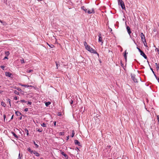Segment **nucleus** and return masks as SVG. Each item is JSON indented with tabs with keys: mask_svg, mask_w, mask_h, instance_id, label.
I'll list each match as a JSON object with an SVG mask.
<instances>
[{
	"mask_svg": "<svg viewBox=\"0 0 159 159\" xmlns=\"http://www.w3.org/2000/svg\"><path fill=\"white\" fill-rule=\"evenodd\" d=\"M21 86H23V87H25V88H27V87H34L33 86H31V85H25V84H21L20 85Z\"/></svg>",
	"mask_w": 159,
	"mask_h": 159,
	"instance_id": "8",
	"label": "nucleus"
},
{
	"mask_svg": "<svg viewBox=\"0 0 159 159\" xmlns=\"http://www.w3.org/2000/svg\"><path fill=\"white\" fill-rule=\"evenodd\" d=\"M5 66H0V67H1V68L3 70H4V68H5Z\"/></svg>",
	"mask_w": 159,
	"mask_h": 159,
	"instance_id": "32",
	"label": "nucleus"
},
{
	"mask_svg": "<svg viewBox=\"0 0 159 159\" xmlns=\"http://www.w3.org/2000/svg\"><path fill=\"white\" fill-rule=\"evenodd\" d=\"M20 62H21V63H24L25 62L24 60L23 59H21L20 60Z\"/></svg>",
	"mask_w": 159,
	"mask_h": 159,
	"instance_id": "30",
	"label": "nucleus"
},
{
	"mask_svg": "<svg viewBox=\"0 0 159 159\" xmlns=\"http://www.w3.org/2000/svg\"><path fill=\"white\" fill-rule=\"evenodd\" d=\"M6 115L4 114L3 115V118H4V120H5V118H6Z\"/></svg>",
	"mask_w": 159,
	"mask_h": 159,
	"instance_id": "43",
	"label": "nucleus"
},
{
	"mask_svg": "<svg viewBox=\"0 0 159 159\" xmlns=\"http://www.w3.org/2000/svg\"><path fill=\"white\" fill-rule=\"evenodd\" d=\"M46 124H45L44 123H43L42 125V126H46Z\"/></svg>",
	"mask_w": 159,
	"mask_h": 159,
	"instance_id": "38",
	"label": "nucleus"
},
{
	"mask_svg": "<svg viewBox=\"0 0 159 159\" xmlns=\"http://www.w3.org/2000/svg\"><path fill=\"white\" fill-rule=\"evenodd\" d=\"M132 79L134 80L135 83H137L138 82V80H141V78L140 77H138V78H137L136 77L135 75L132 76Z\"/></svg>",
	"mask_w": 159,
	"mask_h": 159,
	"instance_id": "3",
	"label": "nucleus"
},
{
	"mask_svg": "<svg viewBox=\"0 0 159 159\" xmlns=\"http://www.w3.org/2000/svg\"><path fill=\"white\" fill-rule=\"evenodd\" d=\"M33 153L35 156L37 157H39L40 155L39 153L35 151H33Z\"/></svg>",
	"mask_w": 159,
	"mask_h": 159,
	"instance_id": "11",
	"label": "nucleus"
},
{
	"mask_svg": "<svg viewBox=\"0 0 159 159\" xmlns=\"http://www.w3.org/2000/svg\"><path fill=\"white\" fill-rule=\"evenodd\" d=\"M74 134H75L74 131V130H73L72 131V135H71V137H73V136L74 135Z\"/></svg>",
	"mask_w": 159,
	"mask_h": 159,
	"instance_id": "27",
	"label": "nucleus"
},
{
	"mask_svg": "<svg viewBox=\"0 0 159 159\" xmlns=\"http://www.w3.org/2000/svg\"><path fill=\"white\" fill-rule=\"evenodd\" d=\"M18 159H22V157L21 156H20V153L19 154V157L18 158Z\"/></svg>",
	"mask_w": 159,
	"mask_h": 159,
	"instance_id": "28",
	"label": "nucleus"
},
{
	"mask_svg": "<svg viewBox=\"0 0 159 159\" xmlns=\"http://www.w3.org/2000/svg\"><path fill=\"white\" fill-rule=\"evenodd\" d=\"M158 82H159V78L158 79Z\"/></svg>",
	"mask_w": 159,
	"mask_h": 159,
	"instance_id": "57",
	"label": "nucleus"
},
{
	"mask_svg": "<svg viewBox=\"0 0 159 159\" xmlns=\"http://www.w3.org/2000/svg\"><path fill=\"white\" fill-rule=\"evenodd\" d=\"M157 119L158 120V123L159 124V116H157Z\"/></svg>",
	"mask_w": 159,
	"mask_h": 159,
	"instance_id": "40",
	"label": "nucleus"
},
{
	"mask_svg": "<svg viewBox=\"0 0 159 159\" xmlns=\"http://www.w3.org/2000/svg\"><path fill=\"white\" fill-rule=\"evenodd\" d=\"M69 136H68L67 137V140H68V139H69Z\"/></svg>",
	"mask_w": 159,
	"mask_h": 159,
	"instance_id": "52",
	"label": "nucleus"
},
{
	"mask_svg": "<svg viewBox=\"0 0 159 159\" xmlns=\"http://www.w3.org/2000/svg\"><path fill=\"white\" fill-rule=\"evenodd\" d=\"M64 134V132H60L59 133V135H62Z\"/></svg>",
	"mask_w": 159,
	"mask_h": 159,
	"instance_id": "26",
	"label": "nucleus"
},
{
	"mask_svg": "<svg viewBox=\"0 0 159 159\" xmlns=\"http://www.w3.org/2000/svg\"><path fill=\"white\" fill-rule=\"evenodd\" d=\"M141 37L143 41V39H144V40H145V36L143 33H142L141 34Z\"/></svg>",
	"mask_w": 159,
	"mask_h": 159,
	"instance_id": "10",
	"label": "nucleus"
},
{
	"mask_svg": "<svg viewBox=\"0 0 159 159\" xmlns=\"http://www.w3.org/2000/svg\"><path fill=\"white\" fill-rule=\"evenodd\" d=\"M7 101L8 102H9V104H10V105H11V104H10V99H7Z\"/></svg>",
	"mask_w": 159,
	"mask_h": 159,
	"instance_id": "36",
	"label": "nucleus"
},
{
	"mask_svg": "<svg viewBox=\"0 0 159 159\" xmlns=\"http://www.w3.org/2000/svg\"><path fill=\"white\" fill-rule=\"evenodd\" d=\"M127 54H128V52H126V51L125 50V54L124 55V57L125 58V59L126 60V59H127V55H126Z\"/></svg>",
	"mask_w": 159,
	"mask_h": 159,
	"instance_id": "15",
	"label": "nucleus"
},
{
	"mask_svg": "<svg viewBox=\"0 0 159 159\" xmlns=\"http://www.w3.org/2000/svg\"><path fill=\"white\" fill-rule=\"evenodd\" d=\"M154 30V31H156L154 29V30Z\"/></svg>",
	"mask_w": 159,
	"mask_h": 159,
	"instance_id": "59",
	"label": "nucleus"
},
{
	"mask_svg": "<svg viewBox=\"0 0 159 159\" xmlns=\"http://www.w3.org/2000/svg\"><path fill=\"white\" fill-rule=\"evenodd\" d=\"M42 159V158H41V159ZM42 159H43V158H42Z\"/></svg>",
	"mask_w": 159,
	"mask_h": 159,
	"instance_id": "63",
	"label": "nucleus"
},
{
	"mask_svg": "<svg viewBox=\"0 0 159 159\" xmlns=\"http://www.w3.org/2000/svg\"><path fill=\"white\" fill-rule=\"evenodd\" d=\"M158 26H159V23L158 24Z\"/></svg>",
	"mask_w": 159,
	"mask_h": 159,
	"instance_id": "61",
	"label": "nucleus"
},
{
	"mask_svg": "<svg viewBox=\"0 0 159 159\" xmlns=\"http://www.w3.org/2000/svg\"><path fill=\"white\" fill-rule=\"evenodd\" d=\"M20 102H21L23 103H26V101L25 100H21Z\"/></svg>",
	"mask_w": 159,
	"mask_h": 159,
	"instance_id": "25",
	"label": "nucleus"
},
{
	"mask_svg": "<svg viewBox=\"0 0 159 159\" xmlns=\"http://www.w3.org/2000/svg\"><path fill=\"white\" fill-rule=\"evenodd\" d=\"M5 75L7 76H8L9 77H11V76L12 75V74L9 72H5Z\"/></svg>",
	"mask_w": 159,
	"mask_h": 159,
	"instance_id": "7",
	"label": "nucleus"
},
{
	"mask_svg": "<svg viewBox=\"0 0 159 159\" xmlns=\"http://www.w3.org/2000/svg\"><path fill=\"white\" fill-rule=\"evenodd\" d=\"M137 48L139 50V52H140V53H141V51H142V50H141V49L140 48Z\"/></svg>",
	"mask_w": 159,
	"mask_h": 159,
	"instance_id": "44",
	"label": "nucleus"
},
{
	"mask_svg": "<svg viewBox=\"0 0 159 159\" xmlns=\"http://www.w3.org/2000/svg\"><path fill=\"white\" fill-rule=\"evenodd\" d=\"M26 131H27V134H28V130L27 129Z\"/></svg>",
	"mask_w": 159,
	"mask_h": 159,
	"instance_id": "49",
	"label": "nucleus"
},
{
	"mask_svg": "<svg viewBox=\"0 0 159 159\" xmlns=\"http://www.w3.org/2000/svg\"><path fill=\"white\" fill-rule=\"evenodd\" d=\"M0 22L1 23H2L3 22H2V20H0Z\"/></svg>",
	"mask_w": 159,
	"mask_h": 159,
	"instance_id": "50",
	"label": "nucleus"
},
{
	"mask_svg": "<svg viewBox=\"0 0 159 159\" xmlns=\"http://www.w3.org/2000/svg\"><path fill=\"white\" fill-rule=\"evenodd\" d=\"M154 30V31H156L154 29V30Z\"/></svg>",
	"mask_w": 159,
	"mask_h": 159,
	"instance_id": "60",
	"label": "nucleus"
},
{
	"mask_svg": "<svg viewBox=\"0 0 159 159\" xmlns=\"http://www.w3.org/2000/svg\"><path fill=\"white\" fill-rule=\"evenodd\" d=\"M38 131H39V132H42V130H39V129H38Z\"/></svg>",
	"mask_w": 159,
	"mask_h": 159,
	"instance_id": "46",
	"label": "nucleus"
},
{
	"mask_svg": "<svg viewBox=\"0 0 159 159\" xmlns=\"http://www.w3.org/2000/svg\"><path fill=\"white\" fill-rule=\"evenodd\" d=\"M6 59H8L7 56H6L3 59V60H5Z\"/></svg>",
	"mask_w": 159,
	"mask_h": 159,
	"instance_id": "45",
	"label": "nucleus"
},
{
	"mask_svg": "<svg viewBox=\"0 0 159 159\" xmlns=\"http://www.w3.org/2000/svg\"><path fill=\"white\" fill-rule=\"evenodd\" d=\"M20 102V101H17V103H18V102Z\"/></svg>",
	"mask_w": 159,
	"mask_h": 159,
	"instance_id": "58",
	"label": "nucleus"
},
{
	"mask_svg": "<svg viewBox=\"0 0 159 159\" xmlns=\"http://www.w3.org/2000/svg\"><path fill=\"white\" fill-rule=\"evenodd\" d=\"M75 144L78 145L79 146H80V142L78 140H75Z\"/></svg>",
	"mask_w": 159,
	"mask_h": 159,
	"instance_id": "13",
	"label": "nucleus"
},
{
	"mask_svg": "<svg viewBox=\"0 0 159 159\" xmlns=\"http://www.w3.org/2000/svg\"><path fill=\"white\" fill-rule=\"evenodd\" d=\"M54 125L55 126L56 125V121H54Z\"/></svg>",
	"mask_w": 159,
	"mask_h": 159,
	"instance_id": "47",
	"label": "nucleus"
},
{
	"mask_svg": "<svg viewBox=\"0 0 159 159\" xmlns=\"http://www.w3.org/2000/svg\"><path fill=\"white\" fill-rule=\"evenodd\" d=\"M28 104L30 105H31L32 104V102H28Z\"/></svg>",
	"mask_w": 159,
	"mask_h": 159,
	"instance_id": "39",
	"label": "nucleus"
},
{
	"mask_svg": "<svg viewBox=\"0 0 159 159\" xmlns=\"http://www.w3.org/2000/svg\"><path fill=\"white\" fill-rule=\"evenodd\" d=\"M33 71V70H27V72L28 73H30V72H32Z\"/></svg>",
	"mask_w": 159,
	"mask_h": 159,
	"instance_id": "29",
	"label": "nucleus"
},
{
	"mask_svg": "<svg viewBox=\"0 0 159 159\" xmlns=\"http://www.w3.org/2000/svg\"><path fill=\"white\" fill-rule=\"evenodd\" d=\"M144 45L145 46L147 47V45H146V44H145V43H144Z\"/></svg>",
	"mask_w": 159,
	"mask_h": 159,
	"instance_id": "56",
	"label": "nucleus"
},
{
	"mask_svg": "<svg viewBox=\"0 0 159 159\" xmlns=\"http://www.w3.org/2000/svg\"><path fill=\"white\" fill-rule=\"evenodd\" d=\"M2 92V91H0V93H1Z\"/></svg>",
	"mask_w": 159,
	"mask_h": 159,
	"instance_id": "51",
	"label": "nucleus"
},
{
	"mask_svg": "<svg viewBox=\"0 0 159 159\" xmlns=\"http://www.w3.org/2000/svg\"><path fill=\"white\" fill-rule=\"evenodd\" d=\"M151 69L152 70V72H153V73H154V72L153 71V70H152V68H151Z\"/></svg>",
	"mask_w": 159,
	"mask_h": 159,
	"instance_id": "55",
	"label": "nucleus"
},
{
	"mask_svg": "<svg viewBox=\"0 0 159 159\" xmlns=\"http://www.w3.org/2000/svg\"><path fill=\"white\" fill-rule=\"evenodd\" d=\"M88 9H85L84 10V11H85V12L86 13H87L88 12Z\"/></svg>",
	"mask_w": 159,
	"mask_h": 159,
	"instance_id": "33",
	"label": "nucleus"
},
{
	"mask_svg": "<svg viewBox=\"0 0 159 159\" xmlns=\"http://www.w3.org/2000/svg\"><path fill=\"white\" fill-rule=\"evenodd\" d=\"M45 104V105L46 106L48 107V106L49 105L51 104V102H46Z\"/></svg>",
	"mask_w": 159,
	"mask_h": 159,
	"instance_id": "18",
	"label": "nucleus"
},
{
	"mask_svg": "<svg viewBox=\"0 0 159 159\" xmlns=\"http://www.w3.org/2000/svg\"><path fill=\"white\" fill-rule=\"evenodd\" d=\"M28 111V109L27 108H26L24 109V111Z\"/></svg>",
	"mask_w": 159,
	"mask_h": 159,
	"instance_id": "41",
	"label": "nucleus"
},
{
	"mask_svg": "<svg viewBox=\"0 0 159 159\" xmlns=\"http://www.w3.org/2000/svg\"><path fill=\"white\" fill-rule=\"evenodd\" d=\"M70 102V104H72V103H73V101L71 99Z\"/></svg>",
	"mask_w": 159,
	"mask_h": 159,
	"instance_id": "35",
	"label": "nucleus"
},
{
	"mask_svg": "<svg viewBox=\"0 0 159 159\" xmlns=\"http://www.w3.org/2000/svg\"><path fill=\"white\" fill-rule=\"evenodd\" d=\"M86 50L90 52L94 53H97L98 55L99 54L94 49L92 48L89 45L86 46V47L85 48Z\"/></svg>",
	"mask_w": 159,
	"mask_h": 159,
	"instance_id": "1",
	"label": "nucleus"
},
{
	"mask_svg": "<svg viewBox=\"0 0 159 159\" xmlns=\"http://www.w3.org/2000/svg\"><path fill=\"white\" fill-rule=\"evenodd\" d=\"M35 145V147L36 148H38L39 147V145H38L34 141H33Z\"/></svg>",
	"mask_w": 159,
	"mask_h": 159,
	"instance_id": "23",
	"label": "nucleus"
},
{
	"mask_svg": "<svg viewBox=\"0 0 159 159\" xmlns=\"http://www.w3.org/2000/svg\"><path fill=\"white\" fill-rule=\"evenodd\" d=\"M101 33L99 34L98 42H101L102 43H103V41L102 40V37H101Z\"/></svg>",
	"mask_w": 159,
	"mask_h": 159,
	"instance_id": "5",
	"label": "nucleus"
},
{
	"mask_svg": "<svg viewBox=\"0 0 159 159\" xmlns=\"http://www.w3.org/2000/svg\"><path fill=\"white\" fill-rule=\"evenodd\" d=\"M95 11L94 9L93 8H92L90 9H88L87 13L88 14H90L91 13H94Z\"/></svg>",
	"mask_w": 159,
	"mask_h": 159,
	"instance_id": "4",
	"label": "nucleus"
},
{
	"mask_svg": "<svg viewBox=\"0 0 159 159\" xmlns=\"http://www.w3.org/2000/svg\"><path fill=\"white\" fill-rule=\"evenodd\" d=\"M155 65L157 66V69L159 70V63L158 64L157 63H156Z\"/></svg>",
	"mask_w": 159,
	"mask_h": 159,
	"instance_id": "21",
	"label": "nucleus"
},
{
	"mask_svg": "<svg viewBox=\"0 0 159 159\" xmlns=\"http://www.w3.org/2000/svg\"><path fill=\"white\" fill-rule=\"evenodd\" d=\"M55 63H56V65L57 68L58 69V66H59V65L57 63V62H56Z\"/></svg>",
	"mask_w": 159,
	"mask_h": 159,
	"instance_id": "31",
	"label": "nucleus"
},
{
	"mask_svg": "<svg viewBox=\"0 0 159 159\" xmlns=\"http://www.w3.org/2000/svg\"><path fill=\"white\" fill-rule=\"evenodd\" d=\"M140 54L141 55L143 56L144 58L145 59H147V56L143 51L141 52Z\"/></svg>",
	"mask_w": 159,
	"mask_h": 159,
	"instance_id": "6",
	"label": "nucleus"
},
{
	"mask_svg": "<svg viewBox=\"0 0 159 159\" xmlns=\"http://www.w3.org/2000/svg\"><path fill=\"white\" fill-rule=\"evenodd\" d=\"M16 114L17 116H20L21 115V113L19 111H16Z\"/></svg>",
	"mask_w": 159,
	"mask_h": 159,
	"instance_id": "14",
	"label": "nucleus"
},
{
	"mask_svg": "<svg viewBox=\"0 0 159 159\" xmlns=\"http://www.w3.org/2000/svg\"><path fill=\"white\" fill-rule=\"evenodd\" d=\"M18 89V90H19V89Z\"/></svg>",
	"mask_w": 159,
	"mask_h": 159,
	"instance_id": "62",
	"label": "nucleus"
},
{
	"mask_svg": "<svg viewBox=\"0 0 159 159\" xmlns=\"http://www.w3.org/2000/svg\"><path fill=\"white\" fill-rule=\"evenodd\" d=\"M1 105L3 106L4 107H5L6 106L5 103L3 102H2L1 103Z\"/></svg>",
	"mask_w": 159,
	"mask_h": 159,
	"instance_id": "19",
	"label": "nucleus"
},
{
	"mask_svg": "<svg viewBox=\"0 0 159 159\" xmlns=\"http://www.w3.org/2000/svg\"><path fill=\"white\" fill-rule=\"evenodd\" d=\"M22 119V117H20V120H21Z\"/></svg>",
	"mask_w": 159,
	"mask_h": 159,
	"instance_id": "54",
	"label": "nucleus"
},
{
	"mask_svg": "<svg viewBox=\"0 0 159 159\" xmlns=\"http://www.w3.org/2000/svg\"><path fill=\"white\" fill-rule=\"evenodd\" d=\"M84 45L86 48V46H88L89 45L87 44V43L86 41H84Z\"/></svg>",
	"mask_w": 159,
	"mask_h": 159,
	"instance_id": "24",
	"label": "nucleus"
},
{
	"mask_svg": "<svg viewBox=\"0 0 159 159\" xmlns=\"http://www.w3.org/2000/svg\"><path fill=\"white\" fill-rule=\"evenodd\" d=\"M27 150L28 151L30 152L31 154L33 153V151L31 150L30 148H29L27 149Z\"/></svg>",
	"mask_w": 159,
	"mask_h": 159,
	"instance_id": "17",
	"label": "nucleus"
},
{
	"mask_svg": "<svg viewBox=\"0 0 159 159\" xmlns=\"http://www.w3.org/2000/svg\"><path fill=\"white\" fill-rule=\"evenodd\" d=\"M6 23L5 22H4V23L3 24V25H5V24H6Z\"/></svg>",
	"mask_w": 159,
	"mask_h": 159,
	"instance_id": "53",
	"label": "nucleus"
},
{
	"mask_svg": "<svg viewBox=\"0 0 159 159\" xmlns=\"http://www.w3.org/2000/svg\"><path fill=\"white\" fill-rule=\"evenodd\" d=\"M11 133L16 138H18V137L14 132H12Z\"/></svg>",
	"mask_w": 159,
	"mask_h": 159,
	"instance_id": "16",
	"label": "nucleus"
},
{
	"mask_svg": "<svg viewBox=\"0 0 159 159\" xmlns=\"http://www.w3.org/2000/svg\"><path fill=\"white\" fill-rule=\"evenodd\" d=\"M13 115H12L11 118V119H12L13 118Z\"/></svg>",
	"mask_w": 159,
	"mask_h": 159,
	"instance_id": "48",
	"label": "nucleus"
},
{
	"mask_svg": "<svg viewBox=\"0 0 159 159\" xmlns=\"http://www.w3.org/2000/svg\"><path fill=\"white\" fill-rule=\"evenodd\" d=\"M47 44L51 48H52L54 47V46L53 45H50L49 44L47 43Z\"/></svg>",
	"mask_w": 159,
	"mask_h": 159,
	"instance_id": "22",
	"label": "nucleus"
},
{
	"mask_svg": "<svg viewBox=\"0 0 159 159\" xmlns=\"http://www.w3.org/2000/svg\"><path fill=\"white\" fill-rule=\"evenodd\" d=\"M1 87V86H0V87Z\"/></svg>",
	"mask_w": 159,
	"mask_h": 159,
	"instance_id": "64",
	"label": "nucleus"
},
{
	"mask_svg": "<svg viewBox=\"0 0 159 159\" xmlns=\"http://www.w3.org/2000/svg\"><path fill=\"white\" fill-rule=\"evenodd\" d=\"M118 2L119 5L123 9H125V5L122 0H118Z\"/></svg>",
	"mask_w": 159,
	"mask_h": 159,
	"instance_id": "2",
	"label": "nucleus"
},
{
	"mask_svg": "<svg viewBox=\"0 0 159 159\" xmlns=\"http://www.w3.org/2000/svg\"><path fill=\"white\" fill-rule=\"evenodd\" d=\"M111 146H110V145H109V146H107V148H108V149H110V148H111Z\"/></svg>",
	"mask_w": 159,
	"mask_h": 159,
	"instance_id": "42",
	"label": "nucleus"
},
{
	"mask_svg": "<svg viewBox=\"0 0 159 159\" xmlns=\"http://www.w3.org/2000/svg\"><path fill=\"white\" fill-rule=\"evenodd\" d=\"M61 154L63 156H64L65 157V158H66L67 159L68 158V157L67 155V154H66L65 153L63 152H61Z\"/></svg>",
	"mask_w": 159,
	"mask_h": 159,
	"instance_id": "12",
	"label": "nucleus"
},
{
	"mask_svg": "<svg viewBox=\"0 0 159 159\" xmlns=\"http://www.w3.org/2000/svg\"><path fill=\"white\" fill-rule=\"evenodd\" d=\"M81 8L83 10H84L85 9V8L84 7V6H83L82 7H81Z\"/></svg>",
	"mask_w": 159,
	"mask_h": 159,
	"instance_id": "37",
	"label": "nucleus"
},
{
	"mask_svg": "<svg viewBox=\"0 0 159 159\" xmlns=\"http://www.w3.org/2000/svg\"><path fill=\"white\" fill-rule=\"evenodd\" d=\"M126 29L128 34L130 35V34L131 33V30L130 27L129 26H127L126 27Z\"/></svg>",
	"mask_w": 159,
	"mask_h": 159,
	"instance_id": "9",
	"label": "nucleus"
},
{
	"mask_svg": "<svg viewBox=\"0 0 159 159\" xmlns=\"http://www.w3.org/2000/svg\"><path fill=\"white\" fill-rule=\"evenodd\" d=\"M5 53L6 56L8 57L10 54V53L9 52H5Z\"/></svg>",
	"mask_w": 159,
	"mask_h": 159,
	"instance_id": "20",
	"label": "nucleus"
},
{
	"mask_svg": "<svg viewBox=\"0 0 159 159\" xmlns=\"http://www.w3.org/2000/svg\"><path fill=\"white\" fill-rule=\"evenodd\" d=\"M14 99L16 100L18 99V98H17V97L16 96L14 97Z\"/></svg>",
	"mask_w": 159,
	"mask_h": 159,
	"instance_id": "34",
	"label": "nucleus"
}]
</instances>
